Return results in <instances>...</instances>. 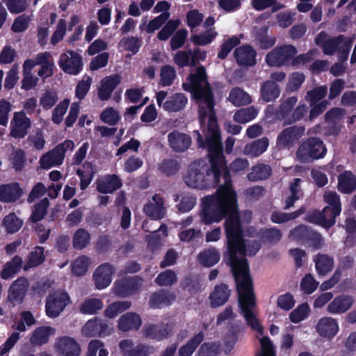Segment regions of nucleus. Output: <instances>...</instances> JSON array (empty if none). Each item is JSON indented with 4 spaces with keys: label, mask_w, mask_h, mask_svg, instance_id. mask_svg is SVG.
<instances>
[{
    "label": "nucleus",
    "mask_w": 356,
    "mask_h": 356,
    "mask_svg": "<svg viewBox=\"0 0 356 356\" xmlns=\"http://www.w3.org/2000/svg\"><path fill=\"white\" fill-rule=\"evenodd\" d=\"M101 120L110 125H115L120 119L119 113L113 107L105 108L100 115Z\"/></svg>",
    "instance_id": "60"
},
{
    "label": "nucleus",
    "mask_w": 356,
    "mask_h": 356,
    "mask_svg": "<svg viewBox=\"0 0 356 356\" xmlns=\"http://www.w3.org/2000/svg\"><path fill=\"white\" fill-rule=\"evenodd\" d=\"M22 264V259L19 256H15L10 261L6 263L1 273V277L3 280H8L15 276L20 270Z\"/></svg>",
    "instance_id": "41"
},
{
    "label": "nucleus",
    "mask_w": 356,
    "mask_h": 356,
    "mask_svg": "<svg viewBox=\"0 0 356 356\" xmlns=\"http://www.w3.org/2000/svg\"><path fill=\"white\" fill-rule=\"evenodd\" d=\"M22 191L17 183L5 184L0 186V201L13 202L18 200Z\"/></svg>",
    "instance_id": "28"
},
{
    "label": "nucleus",
    "mask_w": 356,
    "mask_h": 356,
    "mask_svg": "<svg viewBox=\"0 0 356 356\" xmlns=\"http://www.w3.org/2000/svg\"><path fill=\"white\" fill-rule=\"evenodd\" d=\"M317 45L321 47L326 55H333L337 53L340 61H346L353 40L351 38L344 35L330 37L325 32L320 33L315 39Z\"/></svg>",
    "instance_id": "3"
},
{
    "label": "nucleus",
    "mask_w": 356,
    "mask_h": 356,
    "mask_svg": "<svg viewBox=\"0 0 356 356\" xmlns=\"http://www.w3.org/2000/svg\"><path fill=\"white\" fill-rule=\"evenodd\" d=\"M44 260V249L41 247H35L28 257V259L24 266V270H26L41 264Z\"/></svg>",
    "instance_id": "46"
},
{
    "label": "nucleus",
    "mask_w": 356,
    "mask_h": 356,
    "mask_svg": "<svg viewBox=\"0 0 356 356\" xmlns=\"http://www.w3.org/2000/svg\"><path fill=\"white\" fill-rule=\"evenodd\" d=\"M230 296V291L226 284L216 286L210 293L209 300L212 307H218L224 305Z\"/></svg>",
    "instance_id": "27"
},
{
    "label": "nucleus",
    "mask_w": 356,
    "mask_h": 356,
    "mask_svg": "<svg viewBox=\"0 0 356 356\" xmlns=\"http://www.w3.org/2000/svg\"><path fill=\"white\" fill-rule=\"evenodd\" d=\"M297 102L298 97L296 96L288 97L282 101L279 109L276 112V115L279 119L284 120V124L286 118L291 114L292 110Z\"/></svg>",
    "instance_id": "38"
},
{
    "label": "nucleus",
    "mask_w": 356,
    "mask_h": 356,
    "mask_svg": "<svg viewBox=\"0 0 356 356\" xmlns=\"http://www.w3.org/2000/svg\"><path fill=\"white\" fill-rule=\"evenodd\" d=\"M90 259L83 255L76 259L71 264L72 272L76 276L83 275L88 270Z\"/></svg>",
    "instance_id": "50"
},
{
    "label": "nucleus",
    "mask_w": 356,
    "mask_h": 356,
    "mask_svg": "<svg viewBox=\"0 0 356 356\" xmlns=\"http://www.w3.org/2000/svg\"><path fill=\"white\" fill-rule=\"evenodd\" d=\"M74 147V142L70 140L58 145L56 147L41 156L39 161L40 167L47 170L61 165L63 163L65 153L67 151H72Z\"/></svg>",
    "instance_id": "5"
},
{
    "label": "nucleus",
    "mask_w": 356,
    "mask_h": 356,
    "mask_svg": "<svg viewBox=\"0 0 356 356\" xmlns=\"http://www.w3.org/2000/svg\"><path fill=\"white\" fill-rule=\"evenodd\" d=\"M96 184L99 193H112L122 186V181L115 175H107L98 178Z\"/></svg>",
    "instance_id": "21"
},
{
    "label": "nucleus",
    "mask_w": 356,
    "mask_h": 356,
    "mask_svg": "<svg viewBox=\"0 0 356 356\" xmlns=\"http://www.w3.org/2000/svg\"><path fill=\"white\" fill-rule=\"evenodd\" d=\"M305 80V76L302 73H292L289 77L286 86V90L290 92L298 90L304 83Z\"/></svg>",
    "instance_id": "56"
},
{
    "label": "nucleus",
    "mask_w": 356,
    "mask_h": 356,
    "mask_svg": "<svg viewBox=\"0 0 356 356\" xmlns=\"http://www.w3.org/2000/svg\"><path fill=\"white\" fill-rule=\"evenodd\" d=\"M268 30V26L261 27L256 36V39L259 47L264 49H267L273 47L276 42L275 37L270 36L267 34Z\"/></svg>",
    "instance_id": "47"
},
{
    "label": "nucleus",
    "mask_w": 356,
    "mask_h": 356,
    "mask_svg": "<svg viewBox=\"0 0 356 356\" xmlns=\"http://www.w3.org/2000/svg\"><path fill=\"white\" fill-rule=\"evenodd\" d=\"M31 124V120L23 111L15 112L10 120L9 136L17 139L24 138Z\"/></svg>",
    "instance_id": "10"
},
{
    "label": "nucleus",
    "mask_w": 356,
    "mask_h": 356,
    "mask_svg": "<svg viewBox=\"0 0 356 356\" xmlns=\"http://www.w3.org/2000/svg\"><path fill=\"white\" fill-rule=\"evenodd\" d=\"M188 102L182 93H177L168 98L163 105V108L168 112H178L184 108Z\"/></svg>",
    "instance_id": "32"
},
{
    "label": "nucleus",
    "mask_w": 356,
    "mask_h": 356,
    "mask_svg": "<svg viewBox=\"0 0 356 356\" xmlns=\"http://www.w3.org/2000/svg\"><path fill=\"white\" fill-rule=\"evenodd\" d=\"M326 152L325 146L321 140L317 138H310L299 146L296 156L300 162L306 163L323 158Z\"/></svg>",
    "instance_id": "4"
},
{
    "label": "nucleus",
    "mask_w": 356,
    "mask_h": 356,
    "mask_svg": "<svg viewBox=\"0 0 356 356\" xmlns=\"http://www.w3.org/2000/svg\"><path fill=\"white\" fill-rule=\"evenodd\" d=\"M234 217L239 225V232L236 236V243L233 247H229L228 236H227V253L229 264L236 283L238 293V302L241 313L247 323L261 335L263 334L264 327L261 325L254 312L256 307L252 280L249 273L248 265L245 256H253L260 249V244L255 241L245 240L242 235V222H249L252 218L250 211H245L241 214L242 222L238 213V204L234 213ZM226 230V228L225 227ZM225 233L227 232L225 231ZM227 236V234H226Z\"/></svg>",
    "instance_id": "2"
},
{
    "label": "nucleus",
    "mask_w": 356,
    "mask_h": 356,
    "mask_svg": "<svg viewBox=\"0 0 356 356\" xmlns=\"http://www.w3.org/2000/svg\"><path fill=\"white\" fill-rule=\"evenodd\" d=\"M119 45L126 51H131L133 54L138 52L140 47V41L134 37H128L122 38Z\"/></svg>",
    "instance_id": "64"
},
{
    "label": "nucleus",
    "mask_w": 356,
    "mask_h": 356,
    "mask_svg": "<svg viewBox=\"0 0 356 356\" xmlns=\"http://www.w3.org/2000/svg\"><path fill=\"white\" fill-rule=\"evenodd\" d=\"M327 92V88L326 86H318L313 90L307 91L305 99L310 105H313L322 100L326 96Z\"/></svg>",
    "instance_id": "52"
},
{
    "label": "nucleus",
    "mask_w": 356,
    "mask_h": 356,
    "mask_svg": "<svg viewBox=\"0 0 356 356\" xmlns=\"http://www.w3.org/2000/svg\"><path fill=\"white\" fill-rule=\"evenodd\" d=\"M353 297L341 295L334 298L327 306V312L332 314H341L347 312L353 305Z\"/></svg>",
    "instance_id": "23"
},
{
    "label": "nucleus",
    "mask_w": 356,
    "mask_h": 356,
    "mask_svg": "<svg viewBox=\"0 0 356 356\" xmlns=\"http://www.w3.org/2000/svg\"><path fill=\"white\" fill-rule=\"evenodd\" d=\"M259 111V108L253 106L241 108L234 113L233 119L236 122L245 124L254 120L257 116Z\"/></svg>",
    "instance_id": "40"
},
{
    "label": "nucleus",
    "mask_w": 356,
    "mask_h": 356,
    "mask_svg": "<svg viewBox=\"0 0 356 356\" xmlns=\"http://www.w3.org/2000/svg\"><path fill=\"white\" fill-rule=\"evenodd\" d=\"M90 241V234L84 229H79L73 236V246L78 250L86 248Z\"/></svg>",
    "instance_id": "49"
},
{
    "label": "nucleus",
    "mask_w": 356,
    "mask_h": 356,
    "mask_svg": "<svg viewBox=\"0 0 356 356\" xmlns=\"http://www.w3.org/2000/svg\"><path fill=\"white\" fill-rule=\"evenodd\" d=\"M114 272V267L108 263L99 266L92 275L95 287L101 290L108 286L112 281Z\"/></svg>",
    "instance_id": "14"
},
{
    "label": "nucleus",
    "mask_w": 356,
    "mask_h": 356,
    "mask_svg": "<svg viewBox=\"0 0 356 356\" xmlns=\"http://www.w3.org/2000/svg\"><path fill=\"white\" fill-rule=\"evenodd\" d=\"M121 82V76L119 74H114L104 78L98 88V97L102 101L111 98L113 91Z\"/></svg>",
    "instance_id": "19"
},
{
    "label": "nucleus",
    "mask_w": 356,
    "mask_h": 356,
    "mask_svg": "<svg viewBox=\"0 0 356 356\" xmlns=\"http://www.w3.org/2000/svg\"><path fill=\"white\" fill-rule=\"evenodd\" d=\"M175 300V296L168 291H159L152 295L149 305L152 308H159L170 305Z\"/></svg>",
    "instance_id": "35"
},
{
    "label": "nucleus",
    "mask_w": 356,
    "mask_h": 356,
    "mask_svg": "<svg viewBox=\"0 0 356 356\" xmlns=\"http://www.w3.org/2000/svg\"><path fill=\"white\" fill-rule=\"evenodd\" d=\"M180 24V20H169L164 27L159 32L158 38L160 40H166Z\"/></svg>",
    "instance_id": "63"
},
{
    "label": "nucleus",
    "mask_w": 356,
    "mask_h": 356,
    "mask_svg": "<svg viewBox=\"0 0 356 356\" xmlns=\"http://www.w3.org/2000/svg\"><path fill=\"white\" fill-rule=\"evenodd\" d=\"M316 329L321 337L332 339L338 333L339 327L336 319L332 317H323L318 321Z\"/></svg>",
    "instance_id": "22"
},
{
    "label": "nucleus",
    "mask_w": 356,
    "mask_h": 356,
    "mask_svg": "<svg viewBox=\"0 0 356 356\" xmlns=\"http://www.w3.org/2000/svg\"><path fill=\"white\" fill-rule=\"evenodd\" d=\"M310 308L307 303L300 305L289 314V319L293 323H298L305 320L309 314Z\"/></svg>",
    "instance_id": "54"
},
{
    "label": "nucleus",
    "mask_w": 356,
    "mask_h": 356,
    "mask_svg": "<svg viewBox=\"0 0 356 356\" xmlns=\"http://www.w3.org/2000/svg\"><path fill=\"white\" fill-rule=\"evenodd\" d=\"M160 84L162 86H169L172 84L176 78V72L173 67L165 65L161 69Z\"/></svg>",
    "instance_id": "57"
},
{
    "label": "nucleus",
    "mask_w": 356,
    "mask_h": 356,
    "mask_svg": "<svg viewBox=\"0 0 356 356\" xmlns=\"http://www.w3.org/2000/svg\"><path fill=\"white\" fill-rule=\"evenodd\" d=\"M300 179H294L293 182L290 185L291 195L286 200L285 209H289L292 207L294 202L302 197V193L300 188Z\"/></svg>",
    "instance_id": "55"
},
{
    "label": "nucleus",
    "mask_w": 356,
    "mask_h": 356,
    "mask_svg": "<svg viewBox=\"0 0 356 356\" xmlns=\"http://www.w3.org/2000/svg\"><path fill=\"white\" fill-rule=\"evenodd\" d=\"M3 225L9 233L17 232L22 225V221L14 213H10L5 217Z\"/></svg>",
    "instance_id": "62"
},
{
    "label": "nucleus",
    "mask_w": 356,
    "mask_h": 356,
    "mask_svg": "<svg viewBox=\"0 0 356 356\" xmlns=\"http://www.w3.org/2000/svg\"><path fill=\"white\" fill-rule=\"evenodd\" d=\"M70 104V99H65L55 107L51 115V120L54 124H59L63 122V116L65 115Z\"/></svg>",
    "instance_id": "53"
},
{
    "label": "nucleus",
    "mask_w": 356,
    "mask_h": 356,
    "mask_svg": "<svg viewBox=\"0 0 356 356\" xmlns=\"http://www.w3.org/2000/svg\"><path fill=\"white\" fill-rule=\"evenodd\" d=\"M261 97L266 102L276 99L280 95V90L277 83L273 81H265L261 88Z\"/></svg>",
    "instance_id": "34"
},
{
    "label": "nucleus",
    "mask_w": 356,
    "mask_h": 356,
    "mask_svg": "<svg viewBox=\"0 0 356 356\" xmlns=\"http://www.w3.org/2000/svg\"><path fill=\"white\" fill-rule=\"evenodd\" d=\"M297 52V49L292 44L277 46L266 54L265 61L270 67L286 66L290 63Z\"/></svg>",
    "instance_id": "6"
},
{
    "label": "nucleus",
    "mask_w": 356,
    "mask_h": 356,
    "mask_svg": "<svg viewBox=\"0 0 356 356\" xmlns=\"http://www.w3.org/2000/svg\"><path fill=\"white\" fill-rule=\"evenodd\" d=\"M217 35L215 28H210L204 33L192 35L191 40L196 45L205 46L210 44Z\"/></svg>",
    "instance_id": "45"
},
{
    "label": "nucleus",
    "mask_w": 356,
    "mask_h": 356,
    "mask_svg": "<svg viewBox=\"0 0 356 356\" xmlns=\"http://www.w3.org/2000/svg\"><path fill=\"white\" fill-rule=\"evenodd\" d=\"M29 282L24 277H19L10 286L8 298L13 305L20 304L27 292Z\"/></svg>",
    "instance_id": "17"
},
{
    "label": "nucleus",
    "mask_w": 356,
    "mask_h": 356,
    "mask_svg": "<svg viewBox=\"0 0 356 356\" xmlns=\"http://www.w3.org/2000/svg\"><path fill=\"white\" fill-rule=\"evenodd\" d=\"M305 211L303 208L293 213H286L284 212H273L271 215V220L275 223H283L290 220L295 219Z\"/></svg>",
    "instance_id": "58"
},
{
    "label": "nucleus",
    "mask_w": 356,
    "mask_h": 356,
    "mask_svg": "<svg viewBox=\"0 0 356 356\" xmlns=\"http://www.w3.org/2000/svg\"><path fill=\"white\" fill-rule=\"evenodd\" d=\"M338 188L341 193H350L356 188V178L350 171L340 175L338 180Z\"/></svg>",
    "instance_id": "36"
},
{
    "label": "nucleus",
    "mask_w": 356,
    "mask_h": 356,
    "mask_svg": "<svg viewBox=\"0 0 356 356\" xmlns=\"http://www.w3.org/2000/svg\"><path fill=\"white\" fill-rule=\"evenodd\" d=\"M142 324V320L138 314L134 312H127L118 319V327L122 332L138 330Z\"/></svg>",
    "instance_id": "24"
},
{
    "label": "nucleus",
    "mask_w": 356,
    "mask_h": 356,
    "mask_svg": "<svg viewBox=\"0 0 356 356\" xmlns=\"http://www.w3.org/2000/svg\"><path fill=\"white\" fill-rule=\"evenodd\" d=\"M227 100L234 106L238 107L248 105L252 102L251 96L240 87L232 88Z\"/></svg>",
    "instance_id": "25"
},
{
    "label": "nucleus",
    "mask_w": 356,
    "mask_h": 356,
    "mask_svg": "<svg viewBox=\"0 0 356 356\" xmlns=\"http://www.w3.org/2000/svg\"><path fill=\"white\" fill-rule=\"evenodd\" d=\"M142 282V280L137 277L121 280L114 284L113 291L116 296L125 297L138 291Z\"/></svg>",
    "instance_id": "16"
},
{
    "label": "nucleus",
    "mask_w": 356,
    "mask_h": 356,
    "mask_svg": "<svg viewBox=\"0 0 356 356\" xmlns=\"http://www.w3.org/2000/svg\"><path fill=\"white\" fill-rule=\"evenodd\" d=\"M171 331L172 326L169 323L149 325L144 328L145 336L159 341L165 339Z\"/></svg>",
    "instance_id": "29"
},
{
    "label": "nucleus",
    "mask_w": 356,
    "mask_h": 356,
    "mask_svg": "<svg viewBox=\"0 0 356 356\" xmlns=\"http://www.w3.org/2000/svg\"><path fill=\"white\" fill-rule=\"evenodd\" d=\"M251 6L258 11L271 8L272 13L284 8V5L278 3L276 0H251Z\"/></svg>",
    "instance_id": "48"
},
{
    "label": "nucleus",
    "mask_w": 356,
    "mask_h": 356,
    "mask_svg": "<svg viewBox=\"0 0 356 356\" xmlns=\"http://www.w3.org/2000/svg\"><path fill=\"white\" fill-rule=\"evenodd\" d=\"M58 64L60 67L70 74H78L83 67L81 56L74 51H67L60 56Z\"/></svg>",
    "instance_id": "9"
},
{
    "label": "nucleus",
    "mask_w": 356,
    "mask_h": 356,
    "mask_svg": "<svg viewBox=\"0 0 356 356\" xmlns=\"http://www.w3.org/2000/svg\"><path fill=\"white\" fill-rule=\"evenodd\" d=\"M48 206V199L44 198L42 200L40 203L35 206L31 217V220L34 222L41 220L46 214Z\"/></svg>",
    "instance_id": "61"
},
{
    "label": "nucleus",
    "mask_w": 356,
    "mask_h": 356,
    "mask_svg": "<svg viewBox=\"0 0 356 356\" xmlns=\"http://www.w3.org/2000/svg\"><path fill=\"white\" fill-rule=\"evenodd\" d=\"M204 334L202 332L192 337L185 345L181 346L178 350V356H191L199 344L203 341Z\"/></svg>",
    "instance_id": "39"
},
{
    "label": "nucleus",
    "mask_w": 356,
    "mask_h": 356,
    "mask_svg": "<svg viewBox=\"0 0 356 356\" xmlns=\"http://www.w3.org/2000/svg\"><path fill=\"white\" fill-rule=\"evenodd\" d=\"M104 304L102 300L95 298H89L79 305V309L83 314L92 315L102 309Z\"/></svg>",
    "instance_id": "37"
},
{
    "label": "nucleus",
    "mask_w": 356,
    "mask_h": 356,
    "mask_svg": "<svg viewBox=\"0 0 356 356\" xmlns=\"http://www.w3.org/2000/svg\"><path fill=\"white\" fill-rule=\"evenodd\" d=\"M168 144L172 151L175 152H184L191 145L190 136L178 131H173L168 136Z\"/></svg>",
    "instance_id": "18"
},
{
    "label": "nucleus",
    "mask_w": 356,
    "mask_h": 356,
    "mask_svg": "<svg viewBox=\"0 0 356 356\" xmlns=\"http://www.w3.org/2000/svg\"><path fill=\"white\" fill-rule=\"evenodd\" d=\"M220 254L215 248H210L201 252L198 254L199 261L204 266H212L220 260Z\"/></svg>",
    "instance_id": "42"
},
{
    "label": "nucleus",
    "mask_w": 356,
    "mask_h": 356,
    "mask_svg": "<svg viewBox=\"0 0 356 356\" xmlns=\"http://www.w3.org/2000/svg\"><path fill=\"white\" fill-rule=\"evenodd\" d=\"M58 99L57 92L54 90H47L40 99V104L44 109L51 108Z\"/></svg>",
    "instance_id": "59"
},
{
    "label": "nucleus",
    "mask_w": 356,
    "mask_h": 356,
    "mask_svg": "<svg viewBox=\"0 0 356 356\" xmlns=\"http://www.w3.org/2000/svg\"><path fill=\"white\" fill-rule=\"evenodd\" d=\"M305 128L303 126H292L284 129L277 138V146L279 148H290L304 135Z\"/></svg>",
    "instance_id": "11"
},
{
    "label": "nucleus",
    "mask_w": 356,
    "mask_h": 356,
    "mask_svg": "<svg viewBox=\"0 0 356 356\" xmlns=\"http://www.w3.org/2000/svg\"><path fill=\"white\" fill-rule=\"evenodd\" d=\"M180 168V164L177 159H164L159 164V170L166 176L175 175Z\"/></svg>",
    "instance_id": "51"
},
{
    "label": "nucleus",
    "mask_w": 356,
    "mask_h": 356,
    "mask_svg": "<svg viewBox=\"0 0 356 356\" xmlns=\"http://www.w3.org/2000/svg\"><path fill=\"white\" fill-rule=\"evenodd\" d=\"M129 301L115 302L108 305L104 310V315L107 318H114L119 314L129 309L131 307Z\"/></svg>",
    "instance_id": "44"
},
{
    "label": "nucleus",
    "mask_w": 356,
    "mask_h": 356,
    "mask_svg": "<svg viewBox=\"0 0 356 356\" xmlns=\"http://www.w3.org/2000/svg\"><path fill=\"white\" fill-rule=\"evenodd\" d=\"M113 328L105 323L102 320L95 318L88 320L82 327L81 333L86 337H92L95 336L109 335Z\"/></svg>",
    "instance_id": "13"
},
{
    "label": "nucleus",
    "mask_w": 356,
    "mask_h": 356,
    "mask_svg": "<svg viewBox=\"0 0 356 356\" xmlns=\"http://www.w3.org/2000/svg\"><path fill=\"white\" fill-rule=\"evenodd\" d=\"M341 213V208L325 207L322 211H312L307 216V220L311 222L329 228L335 223V218Z\"/></svg>",
    "instance_id": "8"
},
{
    "label": "nucleus",
    "mask_w": 356,
    "mask_h": 356,
    "mask_svg": "<svg viewBox=\"0 0 356 356\" xmlns=\"http://www.w3.org/2000/svg\"><path fill=\"white\" fill-rule=\"evenodd\" d=\"M55 332V329L49 326L39 327L33 332L30 341L34 345H42L49 341V337L54 335Z\"/></svg>",
    "instance_id": "33"
},
{
    "label": "nucleus",
    "mask_w": 356,
    "mask_h": 356,
    "mask_svg": "<svg viewBox=\"0 0 356 356\" xmlns=\"http://www.w3.org/2000/svg\"><path fill=\"white\" fill-rule=\"evenodd\" d=\"M70 302V296L65 291H58L50 294L46 300L47 315L50 318L58 317Z\"/></svg>",
    "instance_id": "7"
},
{
    "label": "nucleus",
    "mask_w": 356,
    "mask_h": 356,
    "mask_svg": "<svg viewBox=\"0 0 356 356\" xmlns=\"http://www.w3.org/2000/svg\"><path fill=\"white\" fill-rule=\"evenodd\" d=\"M144 213L153 220H161L165 216L166 208L163 198L159 195H154L145 204Z\"/></svg>",
    "instance_id": "15"
},
{
    "label": "nucleus",
    "mask_w": 356,
    "mask_h": 356,
    "mask_svg": "<svg viewBox=\"0 0 356 356\" xmlns=\"http://www.w3.org/2000/svg\"><path fill=\"white\" fill-rule=\"evenodd\" d=\"M167 236L168 226L162 224L156 231L146 236L148 247L153 250L159 248L163 245Z\"/></svg>",
    "instance_id": "30"
},
{
    "label": "nucleus",
    "mask_w": 356,
    "mask_h": 356,
    "mask_svg": "<svg viewBox=\"0 0 356 356\" xmlns=\"http://www.w3.org/2000/svg\"><path fill=\"white\" fill-rule=\"evenodd\" d=\"M54 348L59 356H79L81 346L74 337L63 336L56 339Z\"/></svg>",
    "instance_id": "12"
},
{
    "label": "nucleus",
    "mask_w": 356,
    "mask_h": 356,
    "mask_svg": "<svg viewBox=\"0 0 356 356\" xmlns=\"http://www.w3.org/2000/svg\"><path fill=\"white\" fill-rule=\"evenodd\" d=\"M237 63L241 66L249 67L256 64V51L249 45L236 48L234 52Z\"/></svg>",
    "instance_id": "20"
},
{
    "label": "nucleus",
    "mask_w": 356,
    "mask_h": 356,
    "mask_svg": "<svg viewBox=\"0 0 356 356\" xmlns=\"http://www.w3.org/2000/svg\"><path fill=\"white\" fill-rule=\"evenodd\" d=\"M182 86L186 91L193 94L199 104V118L206 143L200 132H195L199 146L207 148L211 163L209 164L207 159L194 161L188 165L183 179L190 188L204 189L214 186L222 175L224 184L213 195L202 198L200 218L203 223L210 225L220 222L227 216L225 228L229 245L233 247L239 232L238 222L234 215L236 210V193L231 185L229 172L222 155L213 109V96L207 80L205 68L203 66L197 67Z\"/></svg>",
    "instance_id": "1"
},
{
    "label": "nucleus",
    "mask_w": 356,
    "mask_h": 356,
    "mask_svg": "<svg viewBox=\"0 0 356 356\" xmlns=\"http://www.w3.org/2000/svg\"><path fill=\"white\" fill-rule=\"evenodd\" d=\"M271 173V168L268 165L258 164L251 168V172L248 174L247 177L250 181H258L267 179Z\"/></svg>",
    "instance_id": "43"
},
{
    "label": "nucleus",
    "mask_w": 356,
    "mask_h": 356,
    "mask_svg": "<svg viewBox=\"0 0 356 356\" xmlns=\"http://www.w3.org/2000/svg\"><path fill=\"white\" fill-rule=\"evenodd\" d=\"M269 146L268 138L264 137L245 145L243 154L250 157H258L264 153Z\"/></svg>",
    "instance_id": "26"
},
{
    "label": "nucleus",
    "mask_w": 356,
    "mask_h": 356,
    "mask_svg": "<svg viewBox=\"0 0 356 356\" xmlns=\"http://www.w3.org/2000/svg\"><path fill=\"white\" fill-rule=\"evenodd\" d=\"M314 262L317 273L320 275H325L330 272L334 267L333 258L327 254H318L314 257Z\"/></svg>",
    "instance_id": "31"
}]
</instances>
